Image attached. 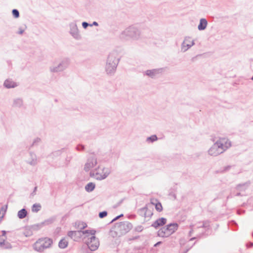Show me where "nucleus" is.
Wrapping results in <instances>:
<instances>
[{"label":"nucleus","mask_w":253,"mask_h":253,"mask_svg":"<svg viewBox=\"0 0 253 253\" xmlns=\"http://www.w3.org/2000/svg\"><path fill=\"white\" fill-rule=\"evenodd\" d=\"M151 204L155 207L156 210L159 211L161 212L163 211V207L161 203L158 202L155 199H152L151 200Z\"/></svg>","instance_id":"obj_9"},{"label":"nucleus","mask_w":253,"mask_h":253,"mask_svg":"<svg viewBox=\"0 0 253 253\" xmlns=\"http://www.w3.org/2000/svg\"><path fill=\"white\" fill-rule=\"evenodd\" d=\"M145 216H146V213H145Z\"/></svg>","instance_id":"obj_35"},{"label":"nucleus","mask_w":253,"mask_h":253,"mask_svg":"<svg viewBox=\"0 0 253 253\" xmlns=\"http://www.w3.org/2000/svg\"><path fill=\"white\" fill-rule=\"evenodd\" d=\"M68 242L66 238H62L59 242V247L61 249H64L68 246Z\"/></svg>","instance_id":"obj_12"},{"label":"nucleus","mask_w":253,"mask_h":253,"mask_svg":"<svg viewBox=\"0 0 253 253\" xmlns=\"http://www.w3.org/2000/svg\"><path fill=\"white\" fill-rule=\"evenodd\" d=\"M252 80H253V76L252 78Z\"/></svg>","instance_id":"obj_36"},{"label":"nucleus","mask_w":253,"mask_h":253,"mask_svg":"<svg viewBox=\"0 0 253 253\" xmlns=\"http://www.w3.org/2000/svg\"><path fill=\"white\" fill-rule=\"evenodd\" d=\"M52 243L50 238H39L33 245V248L37 251L42 252L44 249L49 247Z\"/></svg>","instance_id":"obj_1"},{"label":"nucleus","mask_w":253,"mask_h":253,"mask_svg":"<svg viewBox=\"0 0 253 253\" xmlns=\"http://www.w3.org/2000/svg\"><path fill=\"white\" fill-rule=\"evenodd\" d=\"M19 33H20V34H22V31H20V32H19Z\"/></svg>","instance_id":"obj_34"},{"label":"nucleus","mask_w":253,"mask_h":253,"mask_svg":"<svg viewBox=\"0 0 253 253\" xmlns=\"http://www.w3.org/2000/svg\"><path fill=\"white\" fill-rule=\"evenodd\" d=\"M12 14L13 16L15 18H18L19 16V13L17 10L13 9L12 10Z\"/></svg>","instance_id":"obj_19"},{"label":"nucleus","mask_w":253,"mask_h":253,"mask_svg":"<svg viewBox=\"0 0 253 253\" xmlns=\"http://www.w3.org/2000/svg\"><path fill=\"white\" fill-rule=\"evenodd\" d=\"M167 222V219L164 217L160 218L155 221L153 224V226L155 228H157L160 226H163L165 225Z\"/></svg>","instance_id":"obj_8"},{"label":"nucleus","mask_w":253,"mask_h":253,"mask_svg":"<svg viewBox=\"0 0 253 253\" xmlns=\"http://www.w3.org/2000/svg\"><path fill=\"white\" fill-rule=\"evenodd\" d=\"M188 41L187 40H184V41L183 42V45L184 46H190L193 44V42H192L191 44H189L188 43Z\"/></svg>","instance_id":"obj_23"},{"label":"nucleus","mask_w":253,"mask_h":253,"mask_svg":"<svg viewBox=\"0 0 253 253\" xmlns=\"http://www.w3.org/2000/svg\"><path fill=\"white\" fill-rule=\"evenodd\" d=\"M209 153L211 156H216L223 153L222 149L220 148L218 144L215 142L209 150Z\"/></svg>","instance_id":"obj_5"},{"label":"nucleus","mask_w":253,"mask_h":253,"mask_svg":"<svg viewBox=\"0 0 253 253\" xmlns=\"http://www.w3.org/2000/svg\"><path fill=\"white\" fill-rule=\"evenodd\" d=\"M97 164V160L96 159L92 158L89 160L87 163L85 165V169L87 170L89 169L92 168L95 166Z\"/></svg>","instance_id":"obj_7"},{"label":"nucleus","mask_w":253,"mask_h":253,"mask_svg":"<svg viewBox=\"0 0 253 253\" xmlns=\"http://www.w3.org/2000/svg\"><path fill=\"white\" fill-rule=\"evenodd\" d=\"M147 139L149 140H151V141L153 142V141L157 140V137L156 135H152L151 137L148 138Z\"/></svg>","instance_id":"obj_21"},{"label":"nucleus","mask_w":253,"mask_h":253,"mask_svg":"<svg viewBox=\"0 0 253 253\" xmlns=\"http://www.w3.org/2000/svg\"><path fill=\"white\" fill-rule=\"evenodd\" d=\"M148 209V206H147V207H146L144 209V210H145L146 211Z\"/></svg>","instance_id":"obj_28"},{"label":"nucleus","mask_w":253,"mask_h":253,"mask_svg":"<svg viewBox=\"0 0 253 253\" xmlns=\"http://www.w3.org/2000/svg\"><path fill=\"white\" fill-rule=\"evenodd\" d=\"M0 247L3 249H8L11 247L10 244L4 238H0Z\"/></svg>","instance_id":"obj_10"},{"label":"nucleus","mask_w":253,"mask_h":253,"mask_svg":"<svg viewBox=\"0 0 253 253\" xmlns=\"http://www.w3.org/2000/svg\"><path fill=\"white\" fill-rule=\"evenodd\" d=\"M153 215V212L152 211H150L148 214V216H151Z\"/></svg>","instance_id":"obj_25"},{"label":"nucleus","mask_w":253,"mask_h":253,"mask_svg":"<svg viewBox=\"0 0 253 253\" xmlns=\"http://www.w3.org/2000/svg\"><path fill=\"white\" fill-rule=\"evenodd\" d=\"M4 84L7 88L14 87L16 86V84L14 82L8 80H7L4 82Z\"/></svg>","instance_id":"obj_13"},{"label":"nucleus","mask_w":253,"mask_h":253,"mask_svg":"<svg viewBox=\"0 0 253 253\" xmlns=\"http://www.w3.org/2000/svg\"><path fill=\"white\" fill-rule=\"evenodd\" d=\"M178 228V224L177 223H172L168 225L165 229V233L167 235H169L174 233Z\"/></svg>","instance_id":"obj_6"},{"label":"nucleus","mask_w":253,"mask_h":253,"mask_svg":"<svg viewBox=\"0 0 253 253\" xmlns=\"http://www.w3.org/2000/svg\"><path fill=\"white\" fill-rule=\"evenodd\" d=\"M207 26V21L205 19H201L198 25V29L200 30H204Z\"/></svg>","instance_id":"obj_11"},{"label":"nucleus","mask_w":253,"mask_h":253,"mask_svg":"<svg viewBox=\"0 0 253 253\" xmlns=\"http://www.w3.org/2000/svg\"><path fill=\"white\" fill-rule=\"evenodd\" d=\"M17 101L20 103H21V101L20 99L18 100Z\"/></svg>","instance_id":"obj_30"},{"label":"nucleus","mask_w":253,"mask_h":253,"mask_svg":"<svg viewBox=\"0 0 253 253\" xmlns=\"http://www.w3.org/2000/svg\"><path fill=\"white\" fill-rule=\"evenodd\" d=\"M216 143L220 148L222 149L223 152L231 146V142L225 137L219 138Z\"/></svg>","instance_id":"obj_3"},{"label":"nucleus","mask_w":253,"mask_h":253,"mask_svg":"<svg viewBox=\"0 0 253 253\" xmlns=\"http://www.w3.org/2000/svg\"><path fill=\"white\" fill-rule=\"evenodd\" d=\"M253 246V243H250V246H249V247H252Z\"/></svg>","instance_id":"obj_29"},{"label":"nucleus","mask_w":253,"mask_h":253,"mask_svg":"<svg viewBox=\"0 0 253 253\" xmlns=\"http://www.w3.org/2000/svg\"><path fill=\"white\" fill-rule=\"evenodd\" d=\"M109 174L108 170L105 168H98L95 176L96 179H102L106 178Z\"/></svg>","instance_id":"obj_4"},{"label":"nucleus","mask_w":253,"mask_h":253,"mask_svg":"<svg viewBox=\"0 0 253 253\" xmlns=\"http://www.w3.org/2000/svg\"><path fill=\"white\" fill-rule=\"evenodd\" d=\"M27 214V212L25 209H22L18 212V216L19 218L22 219L25 218Z\"/></svg>","instance_id":"obj_14"},{"label":"nucleus","mask_w":253,"mask_h":253,"mask_svg":"<svg viewBox=\"0 0 253 253\" xmlns=\"http://www.w3.org/2000/svg\"><path fill=\"white\" fill-rule=\"evenodd\" d=\"M93 25L98 26V23L96 22H93Z\"/></svg>","instance_id":"obj_27"},{"label":"nucleus","mask_w":253,"mask_h":253,"mask_svg":"<svg viewBox=\"0 0 253 253\" xmlns=\"http://www.w3.org/2000/svg\"><path fill=\"white\" fill-rule=\"evenodd\" d=\"M95 187V184L92 182L89 183L86 186H85V190L88 191H92Z\"/></svg>","instance_id":"obj_15"},{"label":"nucleus","mask_w":253,"mask_h":253,"mask_svg":"<svg viewBox=\"0 0 253 253\" xmlns=\"http://www.w3.org/2000/svg\"><path fill=\"white\" fill-rule=\"evenodd\" d=\"M41 209V206L39 204H36L33 206L32 211L33 212H38Z\"/></svg>","instance_id":"obj_17"},{"label":"nucleus","mask_w":253,"mask_h":253,"mask_svg":"<svg viewBox=\"0 0 253 253\" xmlns=\"http://www.w3.org/2000/svg\"><path fill=\"white\" fill-rule=\"evenodd\" d=\"M82 25H83V27L85 29L87 28V27L89 25L86 22H84L83 23H82Z\"/></svg>","instance_id":"obj_24"},{"label":"nucleus","mask_w":253,"mask_h":253,"mask_svg":"<svg viewBox=\"0 0 253 253\" xmlns=\"http://www.w3.org/2000/svg\"><path fill=\"white\" fill-rule=\"evenodd\" d=\"M7 207H3L1 208L0 210V222L2 220V218L4 216L6 211Z\"/></svg>","instance_id":"obj_16"},{"label":"nucleus","mask_w":253,"mask_h":253,"mask_svg":"<svg viewBox=\"0 0 253 253\" xmlns=\"http://www.w3.org/2000/svg\"><path fill=\"white\" fill-rule=\"evenodd\" d=\"M161 243H162V242H157L156 244H155L154 245V246H155V247H157V246H158L159 245L161 244Z\"/></svg>","instance_id":"obj_26"},{"label":"nucleus","mask_w":253,"mask_h":253,"mask_svg":"<svg viewBox=\"0 0 253 253\" xmlns=\"http://www.w3.org/2000/svg\"><path fill=\"white\" fill-rule=\"evenodd\" d=\"M155 71L154 70H148L146 72V74L148 76H149L151 77H152L153 76H154L155 75Z\"/></svg>","instance_id":"obj_20"},{"label":"nucleus","mask_w":253,"mask_h":253,"mask_svg":"<svg viewBox=\"0 0 253 253\" xmlns=\"http://www.w3.org/2000/svg\"><path fill=\"white\" fill-rule=\"evenodd\" d=\"M195 239V238H191V239H190V240H189V241H192V240H193V239Z\"/></svg>","instance_id":"obj_31"},{"label":"nucleus","mask_w":253,"mask_h":253,"mask_svg":"<svg viewBox=\"0 0 253 253\" xmlns=\"http://www.w3.org/2000/svg\"><path fill=\"white\" fill-rule=\"evenodd\" d=\"M86 239L84 241L87 247L91 251L96 250L99 246V241L98 238H84Z\"/></svg>","instance_id":"obj_2"},{"label":"nucleus","mask_w":253,"mask_h":253,"mask_svg":"<svg viewBox=\"0 0 253 253\" xmlns=\"http://www.w3.org/2000/svg\"><path fill=\"white\" fill-rule=\"evenodd\" d=\"M5 231H3V234H2V235H3V236H4V235H5Z\"/></svg>","instance_id":"obj_32"},{"label":"nucleus","mask_w":253,"mask_h":253,"mask_svg":"<svg viewBox=\"0 0 253 253\" xmlns=\"http://www.w3.org/2000/svg\"><path fill=\"white\" fill-rule=\"evenodd\" d=\"M74 233H75V232H71V234H72V235H73Z\"/></svg>","instance_id":"obj_33"},{"label":"nucleus","mask_w":253,"mask_h":253,"mask_svg":"<svg viewBox=\"0 0 253 253\" xmlns=\"http://www.w3.org/2000/svg\"><path fill=\"white\" fill-rule=\"evenodd\" d=\"M96 231L94 230H86L85 231V233H86L87 236H91V237H94V236L95 235Z\"/></svg>","instance_id":"obj_18"},{"label":"nucleus","mask_w":253,"mask_h":253,"mask_svg":"<svg viewBox=\"0 0 253 253\" xmlns=\"http://www.w3.org/2000/svg\"><path fill=\"white\" fill-rule=\"evenodd\" d=\"M107 214L106 211H103L99 213V216L100 218H103L105 217Z\"/></svg>","instance_id":"obj_22"}]
</instances>
